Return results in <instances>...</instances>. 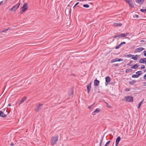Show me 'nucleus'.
<instances>
[{"mask_svg":"<svg viewBox=\"0 0 146 146\" xmlns=\"http://www.w3.org/2000/svg\"><path fill=\"white\" fill-rule=\"evenodd\" d=\"M141 68L142 69H144L145 68V66L144 65H143L142 66H141Z\"/></svg>","mask_w":146,"mask_h":146,"instance_id":"58836bf2","label":"nucleus"},{"mask_svg":"<svg viewBox=\"0 0 146 146\" xmlns=\"http://www.w3.org/2000/svg\"><path fill=\"white\" fill-rule=\"evenodd\" d=\"M143 100L141 102H140L139 104H141H141H142V102H143Z\"/></svg>","mask_w":146,"mask_h":146,"instance_id":"3c124183","label":"nucleus"},{"mask_svg":"<svg viewBox=\"0 0 146 146\" xmlns=\"http://www.w3.org/2000/svg\"><path fill=\"white\" fill-rule=\"evenodd\" d=\"M9 28H8L7 29H5V30H4L3 31H0V33H3V32H5L7 31H8V30L9 29Z\"/></svg>","mask_w":146,"mask_h":146,"instance_id":"4be33fe9","label":"nucleus"},{"mask_svg":"<svg viewBox=\"0 0 146 146\" xmlns=\"http://www.w3.org/2000/svg\"><path fill=\"white\" fill-rule=\"evenodd\" d=\"M6 111V112H7V110L6 109V111Z\"/></svg>","mask_w":146,"mask_h":146,"instance_id":"13d9d810","label":"nucleus"},{"mask_svg":"<svg viewBox=\"0 0 146 146\" xmlns=\"http://www.w3.org/2000/svg\"><path fill=\"white\" fill-rule=\"evenodd\" d=\"M100 110L99 108L96 109L92 113V114L93 115H96V113H98L100 112Z\"/></svg>","mask_w":146,"mask_h":146,"instance_id":"9b49d317","label":"nucleus"},{"mask_svg":"<svg viewBox=\"0 0 146 146\" xmlns=\"http://www.w3.org/2000/svg\"><path fill=\"white\" fill-rule=\"evenodd\" d=\"M3 3V1H1L0 2V6Z\"/></svg>","mask_w":146,"mask_h":146,"instance_id":"c03bdc74","label":"nucleus"},{"mask_svg":"<svg viewBox=\"0 0 146 146\" xmlns=\"http://www.w3.org/2000/svg\"><path fill=\"white\" fill-rule=\"evenodd\" d=\"M26 99V98L25 97H23L22 99L20 101V103H19V105H20L22 103H23Z\"/></svg>","mask_w":146,"mask_h":146,"instance_id":"a211bd4d","label":"nucleus"},{"mask_svg":"<svg viewBox=\"0 0 146 146\" xmlns=\"http://www.w3.org/2000/svg\"><path fill=\"white\" fill-rule=\"evenodd\" d=\"M58 137L56 136V137H51L50 143L52 145H54L56 144L58 141Z\"/></svg>","mask_w":146,"mask_h":146,"instance_id":"f257e3e1","label":"nucleus"},{"mask_svg":"<svg viewBox=\"0 0 146 146\" xmlns=\"http://www.w3.org/2000/svg\"><path fill=\"white\" fill-rule=\"evenodd\" d=\"M71 93L72 94V95H73V91L72 90L71 91Z\"/></svg>","mask_w":146,"mask_h":146,"instance_id":"de8ad7c7","label":"nucleus"},{"mask_svg":"<svg viewBox=\"0 0 146 146\" xmlns=\"http://www.w3.org/2000/svg\"><path fill=\"white\" fill-rule=\"evenodd\" d=\"M136 82V81L135 80H133L132 81H131L129 82V84L130 85H133V84H135Z\"/></svg>","mask_w":146,"mask_h":146,"instance_id":"393cba45","label":"nucleus"},{"mask_svg":"<svg viewBox=\"0 0 146 146\" xmlns=\"http://www.w3.org/2000/svg\"><path fill=\"white\" fill-rule=\"evenodd\" d=\"M133 97L131 96H125L123 100L127 102H132L133 101Z\"/></svg>","mask_w":146,"mask_h":146,"instance_id":"f03ea898","label":"nucleus"},{"mask_svg":"<svg viewBox=\"0 0 146 146\" xmlns=\"http://www.w3.org/2000/svg\"><path fill=\"white\" fill-rule=\"evenodd\" d=\"M125 44V42H122L121 43V45H122V44Z\"/></svg>","mask_w":146,"mask_h":146,"instance_id":"79ce46f5","label":"nucleus"},{"mask_svg":"<svg viewBox=\"0 0 146 146\" xmlns=\"http://www.w3.org/2000/svg\"><path fill=\"white\" fill-rule=\"evenodd\" d=\"M111 142V141H109L107 142L105 144L104 146H108L110 144V142Z\"/></svg>","mask_w":146,"mask_h":146,"instance_id":"bb28decb","label":"nucleus"},{"mask_svg":"<svg viewBox=\"0 0 146 146\" xmlns=\"http://www.w3.org/2000/svg\"><path fill=\"white\" fill-rule=\"evenodd\" d=\"M106 81L107 83H109L111 81V79L109 76L106 77L105 78Z\"/></svg>","mask_w":146,"mask_h":146,"instance_id":"4468645a","label":"nucleus"},{"mask_svg":"<svg viewBox=\"0 0 146 146\" xmlns=\"http://www.w3.org/2000/svg\"><path fill=\"white\" fill-rule=\"evenodd\" d=\"M125 56L127 57L130 58L132 56H134V55L129 54V55H126Z\"/></svg>","mask_w":146,"mask_h":146,"instance_id":"a878e982","label":"nucleus"},{"mask_svg":"<svg viewBox=\"0 0 146 146\" xmlns=\"http://www.w3.org/2000/svg\"><path fill=\"white\" fill-rule=\"evenodd\" d=\"M132 62V61L131 60L129 63L127 64V65L128 66H130L131 65V64Z\"/></svg>","mask_w":146,"mask_h":146,"instance_id":"e433bc0d","label":"nucleus"},{"mask_svg":"<svg viewBox=\"0 0 146 146\" xmlns=\"http://www.w3.org/2000/svg\"><path fill=\"white\" fill-rule=\"evenodd\" d=\"M129 34V33H122L120 34V37H124L127 36Z\"/></svg>","mask_w":146,"mask_h":146,"instance_id":"2eb2a0df","label":"nucleus"},{"mask_svg":"<svg viewBox=\"0 0 146 146\" xmlns=\"http://www.w3.org/2000/svg\"><path fill=\"white\" fill-rule=\"evenodd\" d=\"M21 3H19L13 6L11 8L9 9V10L12 11H15L19 7Z\"/></svg>","mask_w":146,"mask_h":146,"instance_id":"20e7f679","label":"nucleus"},{"mask_svg":"<svg viewBox=\"0 0 146 146\" xmlns=\"http://www.w3.org/2000/svg\"><path fill=\"white\" fill-rule=\"evenodd\" d=\"M106 104L107 106L108 107V108H110L111 107L110 106H109V104L106 102Z\"/></svg>","mask_w":146,"mask_h":146,"instance_id":"c9c22d12","label":"nucleus"},{"mask_svg":"<svg viewBox=\"0 0 146 146\" xmlns=\"http://www.w3.org/2000/svg\"><path fill=\"white\" fill-rule=\"evenodd\" d=\"M102 139L101 140L100 142V146H102Z\"/></svg>","mask_w":146,"mask_h":146,"instance_id":"ea45409f","label":"nucleus"},{"mask_svg":"<svg viewBox=\"0 0 146 146\" xmlns=\"http://www.w3.org/2000/svg\"><path fill=\"white\" fill-rule=\"evenodd\" d=\"M140 11L144 13H146V9H141L140 10Z\"/></svg>","mask_w":146,"mask_h":146,"instance_id":"cd10ccee","label":"nucleus"},{"mask_svg":"<svg viewBox=\"0 0 146 146\" xmlns=\"http://www.w3.org/2000/svg\"><path fill=\"white\" fill-rule=\"evenodd\" d=\"M145 84H146V83H145Z\"/></svg>","mask_w":146,"mask_h":146,"instance_id":"052dcab7","label":"nucleus"},{"mask_svg":"<svg viewBox=\"0 0 146 146\" xmlns=\"http://www.w3.org/2000/svg\"><path fill=\"white\" fill-rule=\"evenodd\" d=\"M121 140V137L119 136L116 139L115 141V146H118V144Z\"/></svg>","mask_w":146,"mask_h":146,"instance_id":"6e6552de","label":"nucleus"},{"mask_svg":"<svg viewBox=\"0 0 146 146\" xmlns=\"http://www.w3.org/2000/svg\"><path fill=\"white\" fill-rule=\"evenodd\" d=\"M91 84L92 82H91L87 86V89L88 90V93H89L90 89L91 88Z\"/></svg>","mask_w":146,"mask_h":146,"instance_id":"f8f14e48","label":"nucleus"},{"mask_svg":"<svg viewBox=\"0 0 146 146\" xmlns=\"http://www.w3.org/2000/svg\"><path fill=\"white\" fill-rule=\"evenodd\" d=\"M146 62V58H141L139 61L140 63H144Z\"/></svg>","mask_w":146,"mask_h":146,"instance_id":"ddd939ff","label":"nucleus"},{"mask_svg":"<svg viewBox=\"0 0 146 146\" xmlns=\"http://www.w3.org/2000/svg\"><path fill=\"white\" fill-rule=\"evenodd\" d=\"M132 70L131 69H126V71H125V72L126 73H128L129 71H132Z\"/></svg>","mask_w":146,"mask_h":146,"instance_id":"c85d7f7f","label":"nucleus"},{"mask_svg":"<svg viewBox=\"0 0 146 146\" xmlns=\"http://www.w3.org/2000/svg\"><path fill=\"white\" fill-rule=\"evenodd\" d=\"M144 84L145 86H146V84H145V83H144Z\"/></svg>","mask_w":146,"mask_h":146,"instance_id":"4d7b16f0","label":"nucleus"},{"mask_svg":"<svg viewBox=\"0 0 146 146\" xmlns=\"http://www.w3.org/2000/svg\"><path fill=\"white\" fill-rule=\"evenodd\" d=\"M138 67V66L137 65L135 64L133 65L131 67V68L135 69L137 68Z\"/></svg>","mask_w":146,"mask_h":146,"instance_id":"6ab92c4d","label":"nucleus"},{"mask_svg":"<svg viewBox=\"0 0 146 146\" xmlns=\"http://www.w3.org/2000/svg\"><path fill=\"white\" fill-rule=\"evenodd\" d=\"M9 112L10 111H9L7 114H5L2 111H0V116L3 117H5L7 116V115H8Z\"/></svg>","mask_w":146,"mask_h":146,"instance_id":"0eeeda50","label":"nucleus"},{"mask_svg":"<svg viewBox=\"0 0 146 146\" xmlns=\"http://www.w3.org/2000/svg\"><path fill=\"white\" fill-rule=\"evenodd\" d=\"M100 81L97 79L95 80L94 81V85L95 86H98L99 84Z\"/></svg>","mask_w":146,"mask_h":146,"instance_id":"9d476101","label":"nucleus"},{"mask_svg":"<svg viewBox=\"0 0 146 146\" xmlns=\"http://www.w3.org/2000/svg\"><path fill=\"white\" fill-rule=\"evenodd\" d=\"M93 108V105H91L88 107V108L89 109H92Z\"/></svg>","mask_w":146,"mask_h":146,"instance_id":"2f4dec72","label":"nucleus"},{"mask_svg":"<svg viewBox=\"0 0 146 146\" xmlns=\"http://www.w3.org/2000/svg\"><path fill=\"white\" fill-rule=\"evenodd\" d=\"M144 56H146V51H144Z\"/></svg>","mask_w":146,"mask_h":146,"instance_id":"37998d69","label":"nucleus"},{"mask_svg":"<svg viewBox=\"0 0 146 146\" xmlns=\"http://www.w3.org/2000/svg\"><path fill=\"white\" fill-rule=\"evenodd\" d=\"M43 106V104H39L35 108L36 111L37 112Z\"/></svg>","mask_w":146,"mask_h":146,"instance_id":"423d86ee","label":"nucleus"},{"mask_svg":"<svg viewBox=\"0 0 146 146\" xmlns=\"http://www.w3.org/2000/svg\"><path fill=\"white\" fill-rule=\"evenodd\" d=\"M136 73L137 75H139V76H140L142 74V72L141 71H138L136 72Z\"/></svg>","mask_w":146,"mask_h":146,"instance_id":"aec40b11","label":"nucleus"},{"mask_svg":"<svg viewBox=\"0 0 146 146\" xmlns=\"http://www.w3.org/2000/svg\"><path fill=\"white\" fill-rule=\"evenodd\" d=\"M145 42V40H141L140 41L141 42Z\"/></svg>","mask_w":146,"mask_h":146,"instance_id":"8fccbe9b","label":"nucleus"},{"mask_svg":"<svg viewBox=\"0 0 146 146\" xmlns=\"http://www.w3.org/2000/svg\"><path fill=\"white\" fill-rule=\"evenodd\" d=\"M132 78H138L139 77V75H137V74H134L132 76Z\"/></svg>","mask_w":146,"mask_h":146,"instance_id":"5701e85b","label":"nucleus"},{"mask_svg":"<svg viewBox=\"0 0 146 146\" xmlns=\"http://www.w3.org/2000/svg\"><path fill=\"white\" fill-rule=\"evenodd\" d=\"M134 47V46H132V48H133Z\"/></svg>","mask_w":146,"mask_h":146,"instance_id":"6e6d98bb","label":"nucleus"},{"mask_svg":"<svg viewBox=\"0 0 146 146\" xmlns=\"http://www.w3.org/2000/svg\"><path fill=\"white\" fill-rule=\"evenodd\" d=\"M125 91H128L130 90V89L129 88H126L125 90Z\"/></svg>","mask_w":146,"mask_h":146,"instance_id":"f704fd0d","label":"nucleus"},{"mask_svg":"<svg viewBox=\"0 0 146 146\" xmlns=\"http://www.w3.org/2000/svg\"><path fill=\"white\" fill-rule=\"evenodd\" d=\"M79 3V2L77 3L74 5V6L73 7V8H74L77 5H78Z\"/></svg>","mask_w":146,"mask_h":146,"instance_id":"473e14b6","label":"nucleus"},{"mask_svg":"<svg viewBox=\"0 0 146 146\" xmlns=\"http://www.w3.org/2000/svg\"><path fill=\"white\" fill-rule=\"evenodd\" d=\"M120 37V34L119 35L117 34L115 35L113 37V38H116L118 37Z\"/></svg>","mask_w":146,"mask_h":146,"instance_id":"b1692460","label":"nucleus"},{"mask_svg":"<svg viewBox=\"0 0 146 146\" xmlns=\"http://www.w3.org/2000/svg\"><path fill=\"white\" fill-rule=\"evenodd\" d=\"M137 55H136L135 56H132L131 58L134 60H137L138 59L137 57Z\"/></svg>","mask_w":146,"mask_h":146,"instance_id":"412c9836","label":"nucleus"},{"mask_svg":"<svg viewBox=\"0 0 146 146\" xmlns=\"http://www.w3.org/2000/svg\"><path fill=\"white\" fill-rule=\"evenodd\" d=\"M113 26L115 27L117 26H121L122 25V24L120 23H114L113 24Z\"/></svg>","mask_w":146,"mask_h":146,"instance_id":"dca6fc26","label":"nucleus"},{"mask_svg":"<svg viewBox=\"0 0 146 146\" xmlns=\"http://www.w3.org/2000/svg\"><path fill=\"white\" fill-rule=\"evenodd\" d=\"M141 104H139L138 106V108H139L140 106H141Z\"/></svg>","mask_w":146,"mask_h":146,"instance_id":"49530a36","label":"nucleus"},{"mask_svg":"<svg viewBox=\"0 0 146 146\" xmlns=\"http://www.w3.org/2000/svg\"><path fill=\"white\" fill-rule=\"evenodd\" d=\"M143 78L144 79H146V74L144 75Z\"/></svg>","mask_w":146,"mask_h":146,"instance_id":"a18cd8bd","label":"nucleus"},{"mask_svg":"<svg viewBox=\"0 0 146 146\" xmlns=\"http://www.w3.org/2000/svg\"><path fill=\"white\" fill-rule=\"evenodd\" d=\"M145 72H146V69H145L144 70Z\"/></svg>","mask_w":146,"mask_h":146,"instance_id":"864d4df0","label":"nucleus"},{"mask_svg":"<svg viewBox=\"0 0 146 146\" xmlns=\"http://www.w3.org/2000/svg\"><path fill=\"white\" fill-rule=\"evenodd\" d=\"M121 44H120L116 46L115 47V48L116 49H117L119 48H120L121 47Z\"/></svg>","mask_w":146,"mask_h":146,"instance_id":"c756f323","label":"nucleus"},{"mask_svg":"<svg viewBox=\"0 0 146 146\" xmlns=\"http://www.w3.org/2000/svg\"><path fill=\"white\" fill-rule=\"evenodd\" d=\"M114 62H115L113 60V59L111 60V61H110V63H113Z\"/></svg>","mask_w":146,"mask_h":146,"instance_id":"a19ab883","label":"nucleus"},{"mask_svg":"<svg viewBox=\"0 0 146 146\" xmlns=\"http://www.w3.org/2000/svg\"><path fill=\"white\" fill-rule=\"evenodd\" d=\"M135 17H136V18H138V17H139V16L138 15H135V16H133V17L134 18H135Z\"/></svg>","mask_w":146,"mask_h":146,"instance_id":"4c0bfd02","label":"nucleus"},{"mask_svg":"<svg viewBox=\"0 0 146 146\" xmlns=\"http://www.w3.org/2000/svg\"><path fill=\"white\" fill-rule=\"evenodd\" d=\"M144 49V48L142 47H140L136 49L135 50V52H140Z\"/></svg>","mask_w":146,"mask_h":146,"instance_id":"1a4fd4ad","label":"nucleus"},{"mask_svg":"<svg viewBox=\"0 0 146 146\" xmlns=\"http://www.w3.org/2000/svg\"><path fill=\"white\" fill-rule=\"evenodd\" d=\"M113 65L114 67H116V66H118L119 64H113Z\"/></svg>","mask_w":146,"mask_h":146,"instance_id":"72a5a7b5","label":"nucleus"},{"mask_svg":"<svg viewBox=\"0 0 146 146\" xmlns=\"http://www.w3.org/2000/svg\"><path fill=\"white\" fill-rule=\"evenodd\" d=\"M10 145H11V146H12V145H14V144H13V143H12V142H11V144H10Z\"/></svg>","mask_w":146,"mask_h":146,"instance_id":"09e8293b","label":"nucleus"},{"mask_svg":"<svg viewBox=\"0 0 146 146\" xmlns=\"http://www.w3.org/2000/svg\"><path fill=\"white\" fill-rule=\"evenodd\" d=\"M113 60L115 62H120V61H122L123 60V59L120 58L119 59H118L117 58H115L113 59Z\"/></svg>","mask_w":146,"mask_h":146,"instance_id":"f3484780","label":"nucleus"},{"mask_svg":"<svg viewBox=\"0 0 146 146\" xmlns=\"http://www.w3.org/2000/svg\"><path fill=\"white\" fill-rule=\"evenodd\" d=\"M5 110H4V113H5H5H6V112H5Z\"/></svg>","mask_w":146,"mask_h":146,"instance_id":"603ef678","label":"nucleus"},{"mask_svg":"<svg viewBox=\"0 0 146 146\" xmlns=\"http://www.w3.org/2000/svg\"><path fill=\"white\" fill-rule=\"evenodd\" d=\"M126 3L129 4V6L132 8H133L134 7V5L131 0H124Z\"/></svg>","mask_w":146,"mask_h":146,"instance_id":"39448f33","label":"nucleus"},{"mask_svg":"<svg viewBox=\"0 0 146 146\" xmlns=\"http://www.w3.org/2000/svg\"><path fill=\"white\" fill-rule=\"evenodd\" d=\"M70 6V5H68V6Z\"/></svg>","mask_w":146,"mask_h":146,"instance_id":"bf43d9fd","label":"nucleus"},{"mask_svg":"<svg viewBox=\"0 0 146 146\" xmlns=\"http://www.w3.org/2000/svg\"><path fill=\"white\" fill-rule=\"evenodd\" d=\"M28 7V3H24L23 6L21 7V10L20 11V13L22 14L23 12H25L27 10Z\"/></svg>","mask_w":146,"mask_h":146,"instance_id":"7ed1b4c3","label":"nucleus"},{"mask_svg":"<svg viewBox=\"0 0 146 146\" xmlns=\"http://www.w3.org/2000/svg\"><path fill=\"white\" fill-rule=\"evenodd\" d=\"M83 6L86 8H88L89 7V5L88 4H84L83 5Z\"/></svg>","mask_w":146,"mask_h":146,"instance_id":"7c9ffc66","label":"nucleus"},{"mask_svg":"<svg viewBox=\"0 0 146 146\" xmlns=\"http://www.w3.org/2000/svg\"><path fill=\"white\" fill-rule=\"evenodd\" d=\"M8 106H11V105L10 104H9Z\"/></svg>","mask_w":146,"mask_h":146,"instance_id":"5fc2aeb1","label":"nucleus"}]
</instances>
